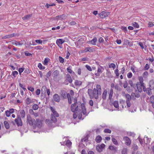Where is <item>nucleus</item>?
Masks as SVG:
<instances>
[{
    "mask_svg": "<svg viewBox=\"0 0 154 154\" xmlns=\"http://www.w3.org/2000/svg\"><path fill=\"white\" fill-rule=\"evenodd\" d=\"M109 149L110 150H113L114 152L117 151V147L112 146H110L109 147Z\"/></svg>",
    "mask_w": 154,
    "mask_h": 154,
    "instance_id": "cd10ccee",
    "label": "nucleus"
},
{
    "mask_svg": "<svg viewBox=\"0 0 154 154\" xmlns=\"http://www.w3.org/2000/svg\"><path fill=\"white\" fill-rule=\"evenodd\" d=\"M50 109L53 113L51 114V116H55L56 117H58L59 116V114L56 111H55L54 108L51 106Z\"/></svg>",
    "mask_w": 154,
    "mask_h": 154,
    "instance_id": "9d476101",
    "label": "nucleus"
},
{
    "mask_svg": "<svg viewBox=\"0 0 154 154\" xmlns=\"http://www.w3.org/2000/svg\"><path fill=\"white\" fill-rule=\"evenodd\" d=\"M139 83H137V86L138 91L139 92H141L142 91V89L140 86H139Z\"/></svg>",
    "mask_w": 154,
    "mask_h": 154,
    "instance_id": "5fc2aeb1",
    "label": "nucleus"
},
{
    "mask_svg": "<svg viewBox=\"0 0 154 154\" xmlns=\"http://www.w3.org/2000/svg\"><path fill=\"white\" fill-rule=\"evenodd\" d=\"M82 111H81V112H80V113H79V115H78V119H84V118H82V112H81Z\"/></svg>",
    "mask_w": 154,
    "mask_h": 154,
    "instance_id": "bf43d9fd",
    "label": "nucleus"
},
{
    "mask_svg": "<svg viewBox=\"0 0 154 154\" xmlns=\"http://www.w3.org/2000/svg\"><path fill=\"white\" fill-rule=\"evenodd\" d=\"M107 94V91L106 89H105L102 94V98L103 99L105 100L106 99Z\"/></svg>",
    "mask_w": 154,
    "mask_h": 154,
    "instance_id": "a211bd4d",
    "label": "nucleus"
},
{
    "mask_svg": "<svg viewBox=\"0 0 154 154\" xmlns=\"http://www.w3.org/2000/svg\"><path fill=\"white\" fill-rule=\"evenodd\" d=\"M33 101V100H31L29 98H27L26 100V103L27 105H29Z\"/></svg>",
    "mask_w": 154,
    "mask_h": 154,
    "instance_id": "c85d7f7f",
    "label": "nucleus"
},
{
    "mask_svg": "<svg viewBox=\"0 0 154 154\" xmlns=\"http://www.w3.org/2000/svg\"><path fill=\"white\" fill-rule=\"evenodd\" d=\"M85 67L89 71H91L92 70V69L91 68V67L88 65H86L85 66Z\"/></svg>",
    "mask_w": 154,
    "mask_h": 154,
    "instance_id": "680f3d73",
    "label": "nucleus"
},
{
    "mask_svg": "<svg viewBox=\"0 0 154 154\" xmlns=\"http://www.w3.org/2000/svg\"><path fill=\"white\" fill-rule=\"evenodd\" d=\"M52 121L51 120H50L49 119H46V120L45 121L46 123L47 124H48V125H50L52 124Z\"/></svg>",
    "mask_w": 154,
    "mask_h": 154,
    "instance_id": "a19ab883",
    "label": "nucleus"
},
{
    "mask_svg": "<svg viewBox=\"0 0 154 154\" xmlns=\"http://www.w3.org/2000/svg\"><path fill=\"white\" fill-rule=\"evenodd\" d=\"M112 140L113 143L115 145H117L118 144V142L116 139L112 138Z\"/></svg>",
    "mask_w": 154,
    "mask_h": 154,
    "instance_id": "603ef678",
    "label": "nucleus"
},
{
    "mask_svg": "<svg viewBox=\"0 0 154 154\" xmlns=\"http://www.w3.org/2000/svg\"><path fill=\"white\" fill-rule=\"evenodd\" d=\"M38 107V105L36 104H34L32 106L33 109L35 110H37Z\"/></svg>",
    "mask_w": 154,
    "mask_h": 154,
    "instance_id": "09e8293b",
    "label": "nucleus"
},
{
    "mask_svg": "<svg viewBox=\"0 0 154 154\" xmlns=\"http://www.w3.org/2000/svg\"><path fill=\"white\" fill-rule=\"evenodd\" d=\"M55 116H51V120L54 122H56L57 121V119L56 118Z\"/></svg>",
    "mask_w": 154,
    "mask_h": 154,
    "instance_id": "58836bf2",
    "label": "nucleus"
},
{
    "mask_svg": "<svg viewBox=\"0 0 154 154\" xmlns=\"http://www.w3.org/2000/svg\"><path fill=\"white\" fill-rule=\"evenodd\" d=\"M109 15V12H106L105 11H102L100 14V18L103 19L105 18Z\"/></svg>",
    "mask_w": 154,
    "mask_h": 154,
    "instance_id": "0eeeda50",
    "label": "nucleus"
},
{
    "mask_svg": "<svg viewBox=\"0 0 154 154\" xmlns=\"http://www.w3.org/2000/svg\"><path fill=\"white\" fill-rule=\"evenodd\" d=\"M104 70V68L101 66H100L98 67L97 70V72L95 73V75L97 76H99L100 75V73L102 72V70Z\"/></svg>",
    "mask_w": 154,
    "mask_h": 154,
    "instance_id": "1a4fd4ad",
    "label": "nucleus"
},
{
    "mask_svg": "<svg viewBox=\"0 0 154 154\" xmlns=\"http://www.w3.org/2000/svg\"><path fill=\"white\" fill-rule=\"evenodd\" d=\"M28 89L29 90L31 91V92H33L34 90V88L33 87L31 86L28 87Z\"/></svg>",
    "mask_w": 154,
    "mask_h": 154,
    "instance_id": "4d7b16f0",
    "label": "nucleus"
},
{
    "mask_svg": "<svg viewBox=\"0 0 154 154\" xmlns=\"http://www.w3.org/2000/svg\"><path fill=\"white\" fill-rule=\"evenodd\" d=\"M67 97L68 98V102L69 104H70L72 103V100L70 94L69 93L67 94Z\"/></svg>",
    "mask_w": 154,
    "mask_h": 154,
    "instance_id": "2f4dec72",
    "label": "nucleus"
},
{
    "mask_svg": "<svg viewBox=\"0 0 154 154\" xmlns=\"http://www.w3.org/2000/svg\"><path fill=\"white\" fill-rule=\"evenodd\" d=\"M66 15L63 14L57 16L55 18V20H64L66 18Z\"/></svg>",
    "mask_w": 154,
    "mask_h": 154,
    "instance_id": "f8f14e48",
    "label": "nucleus"
},
{
    "mask_svg": "<svg viewBox=\"0 0 154 154\" xmlns=\"http://www.w3.org/2000/svg\"><path fill=\"white\" fill-rule=\"evenodd\" d=\"M122 94H125V97L126 98V103H127V106L128 107H129L131 106V104L130 101L131 100V96L129 94H125V92H122Z\"/></svg>",
    "mask_w": 154,
    "mask_h": 154,
    "instance_id": "20e7f679",
    "label": "nucleus"
},
{
    "mask_svg": "<svg viewBox=\"0 0 154 154\" xmlns=\"http://www.w3.org/2000/svg\"><path fill=\"white\" fill-rule=\"evenodd\" d=\"M71 142L69 140H68L66 142V145L67 146H69L71 145Z\"/></svg>",
    "mask_w": 154,
    "mask_h": 154,
    "instance_id": "864d4df0",
    "label": "nucleus"
},
{
    "mask_svg": "<svg viewBox=\"0 0 154 154\" xmlns=\"http://www.w3.org/2000/svg\"><path fill=\"white\" fill-rule=\"evenodd\" d=\"M26 122L30 126H32L34 125V123L35 122V119H32L29 115H27Z\"/></svg>",
    "mask_w": 154,
    "mask_h": 154,
    "instance_id": "39448f33",
    "label": "nucleus"
},
{
    "mask_svg": "<svg viewBox=\"0 0 154 154\" xmlns=\"http://www.w3.org/2000/svg\"><path fill=\"white\" fill-rule=\"evenodd\" d=\"M132 25L134 27L136 28H138L139 27V25L138 23L136 22H133L132 23Z\"/></svg>",
    "mask_w": 154,
    "mask_h": 154,
    "instance_id": "4c0bfd02",
    "label": "nucleus"
},
{
    "mask_svg": "<svg viewBox=\"0 0 154 154\" xmlns=\"http://www.w3.org/2000/svg\"><path fill=\"white\" fill-rule=\"evenodd\" d=\"M24 41H21L20 42H19L17 41H15V42L14 43V45H15L16 46L17 45H21L24 44Z\"/></svg>",
    "mask_w": 154,
    "mask_h": 154,
    "instance_id": "7c9ffc66",
    "label": "nucleus"
},
{
    "mask_svg": "<svg viewBox=\"0 0 154 154\" xmlns=\"http://www.w3.org/2000/svg\"><path fill=\"white\" fill-rule=\"evenodd\" d=\"M67 71L69 73H72V71L71 70V66H69V67H68L67 69H66Z\"/></svg>",
    "mask_w": 154,
    "mask_h": 154,
    "instance_id": "8fccbe9b",
    "label": "nucleus"
},
{
    "mask_svg": "<svg viewBox=\"0 0 154 154\" xmlns=\"http://www.w3.org/2000/svg\"><path fill=\"white\" fill-rule=\"evenodd\" d=\"M53 98L54 100L57 102H59L60 100V97L57 94H55L53 95Z\"/></svg>",
    "mask_w": 154,
    "mask_h": 154,
    "instance_id": "9b49d317",
    "label": "nucleus"
},
{
    "mask_svg": "<svg viewBox=\"0 0 154 154\" xmlns=\"http://www.w3.org/2000/svg\"><path fill=\"white\" fill-rule=\"evenodd\" d=\"M104 132L106 133H111V131L109 129H105L104 131Z\"/></svg>",
    "mask_w": 154,
    "mask_h": 154,
    "instance_id": "3c124183",
    "label": "nucleus"
},
{
    "mask_svg": "<svg viewBox=\"0 0 154 154\" xmlns=\"http://www.w3.org/2000/svg\"><path fill=\"white\" fill-rule=\"evenodd\" d=\"M36 126L39 128H40L42 125V121L39 119H37L35 122Z\"/></svg>",
    "mask_w": 154,
    "mask_h": 154,
    "instance_id": "ddd939ff",
    "label": "nucleus"
},
{
    "mask_svg": "<svg viewBox=\"0 0 154 154\" xmlns=\"http://www.w3.org/2000/svg\"><path fill=\"white\" fill-rule=\"evenodd\" d=\"M116 66L115 64L113 63H111L109 65V68H113L114 69L116 68Z\"/></svg>",
    "mask_w": 154,
    "mask_h": 154,
    "instance_id": "49530a36",
    "label": "nucleus"
},
{
    "mask_svg": "<svg viewBox=\"0 0 154 154\" xmlns=\"http://www.w3.org/2000/svg\"><path fill=\"white\" fill-rule=\"evenodd\" d=\"M4 124L5 127L7 129H8L10 128V126L9 123L6 121H5L4 122Z\"/></svg>",
    "mask_w": 154,
    "mask_h": 154,
    "instance_id": "e433bc0d",
    "label": "nucleus"
},
{
    "mask_svg": "<svg viewBox=\"0 0 154 154\" xmlns=\"http://www.w3.org/2000/svg\"><path fill=\"white\" fill-rule=\"evenodd\" d=\"M127 149L126 148H124L122 151V154H127Z\"/></svg>",
    "mask_w": 154,
    "mask_h": 154,
    "instance_id": "37998d69",
    "label": "nucleus"
},
{
    "mask_svg": "<svg viewBox=\"0 0 154 154\" xmlns=\"http://www.w3.org/2000/svg\"><path fill=\"white\" fill-rule=\"evenodd\" d=\"M50 60L49 58H47L45 59L43 64L45 65H47L48 64V62Z\"/></svg>",
    "mask_w": 154,
    "mask_h": 154,
    "instance_id": "473e14b6",
    "label": "nucleus"
},
{
    "mask_svg": "<svg viewBox=\"0 0 154 154\" xmlns=\"http://www.w3.org/2000/svg\"><path fill=\"white\" fill-rule=\"evenodd\" d=\"M97 42V39L96 37H94L92 40L88 41L87 43L91 44L93 45H96Z\"/></svg>",
    "mask_w": 154,
    "mask_h": 154,
    "instance_id": "4468645a",
    "label": "nucleus"
},
{
    "mask_svg": "<svg viewBox=\"0 0 154 154\" xmlns=\"http://www.w3.org/2000/svg\"><path fill=\"white\" fill-rule=\"evenodd\" d=\"M55 5L54 3H52L51 4H48V3L46 4V6L47 8H48L49 6H55Z\"/></svg>",
    "mask_w": 154,
    "mask_h": 154,
    "instance_id": "69168bd1",
    "label": "nucleus"
},
{
    "mask_svg": "<svg viewBox=\"0 0 154 154\" xmlns=\"http://www.w3.org/2000/svg\"><path fill=\"white\" fill-rule=\"evenodd\" d=\"M41 92V91L40 89H37L35 93L37 95H38L40 94Z\"/></svg>",
    "mask_w": 154,
    "mask_h": 154,
    "instance_id": "774afa93",
    "label": "nucleus"
},
{
    "mask_svg": "<svg viewBox=\"0 0 154 154\" xmlns=\"http://www.w3.org/2000/svg\"><path fill=\"white\" fill-rule=\"evenodd\" d=\"M74 100V103L71 105V111L74 113H75L80 112L82 111L83 115H87L84 104L78 103L76 99H75Z\"/></svg>",
    "mask_w": 154,
    "mask_h": 154,
    "instance_id": "f257e3e1",
    "label": "nucleus"
},
{
    "mask_svg": "<svg viewBox=\"0 0 154 154\" xmlns=\"http://www.w3.org/2000/svg\"><path fill=\"white\" fill-rule=\"evenodd\" d=\"M47 89L45 86H42L41 89L42 92H44V93H45Z\"/></svg>",
    "mask_w": 154,
    "mask_h": 154,
    "instance_id": "a18cd8bd",
    "label": "nucleus"
},
{
    "mask_svg": "<svg viewBox=\"0 0 154 154\" xmlns=\"http://www.w3.org/2000/svg\"><path fill=\"white\" fill-rule=\"evenodd\" d=\"M35 42H36L40 44H42V41L41 39L36 40Z\"/></svg>",
    "mask_w": 154,
    "mask_h": 154,
    "instance_id": "0e129e2a",
    "label": "nucleus"
},
{
    "mask_svg": "<svg viewBox=\"0 0 154 154\" xmlns=\"http://www.w3.org/2000/svg\"><path fill=\"white\" fill-rule=\"evenodd\" d=\"M105 147V145L103 143H102L100 145H97L96 146V149L98 152H100L103 151Z\"/></svg>",
    "mask_w": 154,
    "mask_h": 154,
    "instance_id": "423d86ee",
    "label": "nucleus"
},
{
    "mask_svg": "<svg viewBox=\"0 0 154 154\" xmlns=\"http://www.w3.org/2000/svg\"><path fill=\"white\" fill-rule=\"evenodd\" d=\"M144 141L145 144H147L150 143V140L147 137H145L144 139Z\"/></svg>",
    "mask_w": 154,
    "mask_h": 154,
    "instance_id": "a878e982",
    "label": "nucleus"
},
{
    "mask_svg": "<svg viewBox=\"0 0 154 154\" xmlns=\"http://www.w3.org/2000/svg\"><path fill=\"white\" fill-rule=\"evenodd\" d=\"M32 16V14H28L26 15L24 17L22 18V19L24 20H27L29 19L30 17Z\"/></svg>",
    "mask_w": 154,
    "mask_h": 154,
    "instance_id": "393cba45",
    "label": "nucleus"
},
{
    "mask_svg": "<svg viewBox=\"0 0 154 154\" xmlns=\"http://www.w3.org/2000/svg\"><path fill=\"white\" fill-rule=\"evenodd\" d=\"M148 75V73L147 71H145L144 72L143 74H142V76L144 78H146L147 77Z\"/></svg>",
    "mask_w": 154,
    "mask_h": 154,
    "instance_id": "ea45409f",
    "label": "nucleus"
},
{
    "mask_svg": "<svg viewBox=\"0 0 154 154\" xmlns=\"http://www.w3.org/2000/svg\"><path fill=\"white\" fill-rule=\"evenodd\" d=\"M24 70V68H23V67H22L21 68H19V69H18V71H19V73H20V74L21 73H22V72H23Z\"/></svg>",
    "mask_w": 154,
    "mask_h": 154,
    "instance_id": "e2e57ef3",
    "label": "nucleus"
},
{
    "mask_svg": "<svg viewBox=\"0 0 154 154\" xmlns=\"http://www.w3.org/2000/svg\"><path fill=\"white\" fill-rule=\"evenodd\" d=\"M113 105L116 108H118L119 107V103L117 101H115L113 103Z\"/></svg>",
    "mask_w": 154,
    "mask_h": 154,
    "instance_id": "c9c22d12",
    "label": "nucleus"
},
{
    "mask_svg": "<svg viewBox=\"0 0 154 154\" xmlns=\"http://www.w3.org/2000/svg\"><path fill=\"white\" fill-rule=\"evenodd\" d=\"M144 91H146L147 93L149 95H150L152 94V92L151 91V90H152L150 88H146V89Z\"/></svg>",
    "mask_w": 154,
    "mask_h": 154,
    "instance_id": "412c9836",
    "label": "nucleus"
},
{
    "mask_svg": "<svg viewBox=\"0 0 154 154\" xmlns=\"http://www.w3.org/2000/svg\"><path fill=\"white\" fill-rule=\"evenodd\" d=\"M38 66L40 69H45V67L43 66L42 64L40 63H38Z\"/></svg>",
    "mask_w": 154,
    "mask_h": 154,
    "instance_id": "79ce46f5",
    "label": "nucleus"
},
{
    "mask_svg": "<svg viewBox=\"0 0 154 154\" xmlns=\"http://www.w3.org/2000/svg\"><path fill=\"white\" fill-rule=\"evenodd\" d=\"M66 80L69 83H71L72 82V80L71 79V76L69 74H67L66 75Z\"/></svg>",
    "mask_w": 154,
    "mask_h": 154,
    "instance_id": "6ab92c4d",
    "label": "nucleus"
},
{
    "mask_svg": "<svg viewBox=\"0 0 154 154\" xmlns=\"http://www.w3.org/2000/svg\"><path fill=\"white\" fill-rule=\"evenodd\" d=\"M123 140L125 141V143L127 146H129L131 144V141L129 138L128 137H124L123 138Z\"/></svg>",
    "mask_w": 154,
    "mask_h": 154,
    "instance_id": "6e6552de",
    "label": "nucleus"
},
{
    "mask_svg": "<svg viewBox=\"0 0 154 154\" xmlns=\"http://www.w3.org/2000/svg\"><path fill=\"white\" fill-rule=\"evenodd\" d=\"M115 88L116 89L119 91H120L121 90V88L119 87L117 85H115Z\"/></svg>",
    "mask_w": 154,
    "mask_h": 154,
    "instance_id": "13d9d810",
    "label": "nucleus"
},
{
    "mask_svg": "<svg viewBox=\"0 0 154 154\" xmlns=\"http://www.w3.org/2000/svg\"><path fill=\"white\" fill-rule=\"evenodd\" d=\"M5 114L7 117L10 116L11 115V113L8 110H6L5 111Z\"/></svg>",
    "mask_w": 154,
    "mask_h": 154,
    "instance_id": "052dcab7",
    "label": "nucleus"
},
{
    "mask_svg": "<svg viewBox=\"0 0 154 154\" xmlns=\"http://www.w3.org/2000/svg\"><path fill=\"white\" fill-rule=\"evenodd\" d=\"M94 51V49L91 47H86L84 50V52H86L88 51L89 52H93Z\"/></svg>",
    "mask_w": 154,
    "mask_h": 154,
    "instance_id": "f3484780",
    "label": "nucleus"
},
{
    "mask_svg": "<svg viewBox=\"0 0 154 154\" xmlns=\"http://www.w3.org/2000/svg\"><path fill=\"white\" fill-rule=\"evenodd\" d=\"M60 95L63 97V99L66 98L67 95V93L66 91L63 90L61 91L60 93Z\"/></svg>",
    "mask_w": 154,
    "mask_h": 154,
    "instance_id": "2eb2a0df",
    "label": "nucleus"
},
{
    "mask_svg": "<svg viewBox=\"0 0 154 154\" xmlns=\"http://www.w3.org/2000/svg\"><path fill=\"white\" fill-rule=\"evenodd\" d=\"M150 102L152 104L154 103V96H152L150 98Z\"/></svg>",
    "mask_w": 154,
    "mask_h": 154,
    "instance_id": "de8ad7c7",
    "label": "nucleus"
},
{
    "mask_svg": "<svg viewBox=\"0 0 154 154\" xmlns=\"http://www.w3.org/2000/svg\"><path fill=\"white\" fill-rule=\"evenodd\" d=\"M102 139V138L101 136L100 135H98L96 137L95 139V140L97 143H99L101 141Z\"/></svg>",
    "mask_w": 154,
    "mask_h": 154,
    "instance_id": "aec40b11",
    "label": "nucleus"
},
{
    "mask_svg": "<svg viewBox=\"0 0 154 154\" xmlns=\"http://www.w3.org/2000/svg\"><path fill=\"white\" fill-rule=\"evenodd\" d=\"M88 94L90 98L93 99L94 98L97 99L98 98L99 95H101V89L100 85H97L96 88H94L93 90L91 89H89L88 91Z\"/></svg>",
    "mask_w": 154,
    "mask_h": 154,
    "instance_id": "f03ea898",
    "label": "nucleus"
},
{
    "mask_svg": "<svg viewBox=\"0 0 154 154\" xmlns=\"http://www.w3.org/2000/svg\"><path fill=\"white\" fill-rule=\"evenodd\" d=\"M139 85H140L141 87H142L144 91H145L146 89V87L144 85V83L143 82L142 83H139Z\"/></svg>",
    "mask_w": 154,
    "mask_h": 154,
    "instance_id": "c03bdc74",
    "label": "nucleus"
},
{
    "mask_svg": "<svg viewBox=\"0 0 154 154\" xmlns=\"http://www.w3.org/2000/svg\"><path fill=\"white\" fill-rule=\"evenodd\" d=\"M59 60L60 62L62 63H63L64 61V59L62 57L60 56H59Z\"/></svg>",
    "mask_w": 154,
    "mask_h": 154,
    "instance_id": "6e6d98bb",
    "label": "nucleus"
},
{
    "mask_svg": "<svg viewBox=\"0 0 154 154\" xmlns=\"http://www.w3.org/2000/svg\"><path fill=\"white\" fill-rule=\"evenodd\" d=\"M10 123L13 125H17V127L22 126L23 125L22 122L21 117L19 115H17V118L14 119V121H11Z\"/></svg>",
    "mask_w": 154,
    "mask_h": 154,
    "instance_id": "7ed1b4c3",
    "label": "nucleus"
},
{
    "mask_svg": "<svg viewBox=\"0 0 154 154\" xmlns=\"http://www.w3.org/2000/svg\"><path fill=\"white\" fill-rule=\"evenodd\" d=\"M113 92V90L112 88H111L109 92V100H111L112 97Z\"/></svg>",
    "mask_w": 154,
    "mask_h": 154,
    "instance_id": "c756f323",
    "label": "nucleus"
},
{
    "mask_svg": "<svg viewBox=\"0 0 154 154\" xmlns=\"http://www.w3.org/2000/svg\"><path fill=\"white\" fill-rule=\"evenodd\" d=\"M74 84L76 86H80L82 84V82L80 81H79L78 80H76L75 81Z\"/></svg>",
    "mask_w": 154,
    "mask_h": 154,
    "instance_id": "bb28decb",
    "label": "nucleus"
},
{
    "mask_svg": "<svg viewBox=\"0 0 154 154\" xmlns=\"http://www.w3.org/2000/svg\"><path fill=\"white\" fill-rule=\"evenodd\" d=\"M149 85L150 88L151 89H154V81H151L149 82Z\"/></svg>",
    "mask_w": 154,
    "mask_h": 154,
    "instance_id": "4be33fe9",
    "label": "nucleus"
},
{
    "mask_svg": "<svg viewBox=\"0 0 154 154\" xmlns=\"http://www.w3.org/2000/svg\"><path fill=\"white\" fill-rule=\"evenodd\" d=\"M65 42V40L62 39H57L56 40V44L59 46L60 45H61Z\"/></svg>",
    "mask_w": 154,
    "mask_h": 154,
    "instance_id": "dca6fc26",
    "label": "nucleus"
},
{
    "mask_svg": "<svg viewBox=\"0 0 154 154\" xmlns=\"http://www.w3.org/2000/svg\"><path fill=\"white\" fill-rule=\"evenodd\" d=\"M18 74V72L17 71H14L12 72V75L14 77H15L16 75Z\"/></svg>",
    "mask_w": 154,
    "mask_h": 154,
    "instance_id": "338daca9",
    "label": "nucleus"
},
{
    "mask_svg": "<svg viewBox=\"0 0 154 154\" xmlns=\"http://www.w3.org/2000/svg\"><path fill=\"white\" fill-rule=\"evenodd\" d=\"M138 146L136 144H134L132 146V148L134 151H136L138 149Z\"/></svg>",
    "mask_w": 154,
    "mask_h": 154,
    "instance_id": "f704fd0d",
    "label": "nucleus"
},
{
    "mask_svg": "<svg viewBox=\"0 0 154 154\" xmlns=\"http://www.w3.org/2000/svg\"><path fill=\"white\" fill-rule=\"evenodd\" d=\"M59 74V72L57 70L54 71L53 73V75L54 77L57 76Z\"/></svg>",
    "mask_w": 154,
    "mask_h": 154,
    "instance_id": "72a5a7b5",
    "label": "nucleus"
},
{
    "mask_svg": "<svg viewBox=\"0 0 154 154\" xmlns=\"http://www.w3.org/2000/svg\"><path fill=\"white\" fill-rule=\"evenodd\" d=\"M20 113L22 118H24L26 115L25 111L23 110H21L20 111Z\"/></svg>",
    "mask_w": 154,
    "mask_h": 154,
    "instance_id": "b1692460",
    "label": "nucleus"
},
{
    "mask_svg": "<svg viewBox=\"0 0 154 154\" xmlns=\"http://www.w3.org/2000/svg\"><path fill=\"white\" fill-rule=\"evenodd\" d=\"M132 96H135L136 97L139 98L140 97V95L139 92H138L136 93H132L131 94Z\"/></svg>",
    "mask_w": 154,
    "mask_h": 154,
    "instance_id": "5701e85b",
    "label": "nucleus"
}]
</instances>
